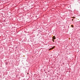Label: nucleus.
<instances>
[{"label":"nucleus","instance_id":"4","mask_svg":"<svg viewBox=\"0 0 80 80\" xmlns=\"http://www.w3.org/2000/svg\"><path fill=\"white\" fill-rule=\"evenodd\" d=\"M54 39L52 40V41L53 42H55V41H54V40H53Z\"/></svg>","mask_w":80,"mask_h":80},{"label":"nucleus","instance_id":"1","mask_svg":"<svg viewBox=\"0 0 80 80\" xmlns=\"http://www.w3.org/2000/svg\"><path fill=\"white\" fill-rule=\"evenodd\" d=\"M52 38L53 40H55V39H56V38L55 37V36H53Z\"/></svg>","mask_w":80,"mask_h":80},{"label":"nucleus","instance_id":"5","mask_svg":"<svg viewBox=\"0 0 80 80\" xmlns=\"http://www.w3.org/2000/svg\"><path fill=\"white\" fill-rule=\"evenodd\" d=\"M73 18H75V17H73Z\"/></svg>","mask_w":80,"mask_h":80},{"label":"nucleus","instance_id":"2","mask_svg":"<svg viewBox=\"0 0 80 80\" xmlns=\"http://www.w3.org/2000/svg\"><path fill=\"white\" fill-rule=\"evenodd\" d=\"M55 48V47H52V49H53V48Z\"/></svg>","mask_w":80,"mask_h":80},{"label":"nucleus","instance_id":"6","mask_svg":"<svg viewBox=\"0 0 80 80\" xmlns=\"http://www.w3.org/2000/svg\"><path fill=\"white\" fill-rule=\"evenodd\" d=\"M72 21H73V19H72Z\"/></svg>","mask_w":80,"mask_h":80},{"label":"nucleus","instance_id":"7","mask_svg":"<svg viewBox=\"0 0 80 80\" xmlns=\"http://www.w3.org/2000/svg\"><path fill=\"white\" fill-rule=\"evenodd\" d=\"M28 75V73H27Z\"/></svg>","mask_w":80,"mask_h":80},{"label":"nucleus","instance_id":"3","mask_svg":"<svg viewBox=\"0 0 80 80\" xmlns=\"http://www.w3.org/2000/svg\"><path fill=\"white\" fill-rule=\"evenodd\" d=\"M71 27L73 28V25H71Z\"/></svg>","mask_w":80,"mask_h":80}]
</instances>
